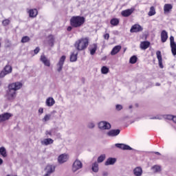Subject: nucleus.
I'll list each match as a JSON object with an SVG mask.
<instances>
[{
  "mask_svg": "<svg viewBox=\"0 0 176 176\" xmlns=\"http://www.w3.org/2000/svg\"><path fill=\"white\" fill-rule=\"evenodd\" d=\"M23 87V83L20 82H12L8 85V90L6 94V98L8 101H13L16 98V91Z\"/></svg>",
  "mask_w": 176,
  "mask_h": 176,
  "instance_id": "1",
  "label": "nucleus"
},
{
  "mask_svg": "<svg viewBox=\"0 0 176 176\" xmlns=\"http://www.w3.org/2000/svg\"><path fill=\"white\" fill-rule=\"evenodd\" d=\"M85 17L80 16H72L70 19V25L74 28H79L85 24Z\"/></svg>",
  "mask_w": 176,
  "mask_h": 176,
  "instance_id": "2",
  "label": "nucleus"
},
{
  "mask_svg": "<svg viewBox=\"0 0 176 176\" xmlns=\"http://www.w3.org/2000/svg\"><path fill=\"white\" fill-rule=\"evenodd\" d=\"M74 46L78 51L85 50L89 46V38H82L76 41Z\"/></svg>",
  "mask_w": 176,
  "mask_h": 176,
  "instance_id": "3",
  "label": "nucleus"
},
{
  "mask_svg": "<svg viewBox=\"0 0 176 176\" xmlns=\"http://www.w3.org/2000/svg\"><path fill=\"white\" fill-rule=\"evenodd\" d=\"M65 58H67L65 56H62L56 64V71L58 72H61V71H63L64 63H65Z\"/></svg>",
  "mask_w": 176,
  "mask_h": 176,
  "instance_id": "4",
  "label": "nucleus"
},
{
  "mask_svg": "<svg viewBox=\"0 0 176 176\" xmlns=\"http://www.w3.org/2000/svg\"><path fill=\"white\" fill-rule=\"evenodd\" d=\"M100 130H111V124L107 121H101L98 124Z\"/></svg>",
  "mask_w": 176,
  "mask_h": 176,
  "instance_id": "5",
  "label": "nucleus"
},
{
  "mask_svg": "<svg viewBox=\"0 0 176 176\" xmlns=\"http://www.w3.org/2000/svg\"><path fill=\"white\" fill-rule=\"evenodd\" d=\"M83 167V164H82V162L79 160H76L72 165V171L73 173H76L78 170H80Z\"/></svg>",
  "mask_w": 176,
  "mask_h": 176,
  "instance_id": "6",
  "label": "nucleus"
},
{
  "mask_svg": "<svg viewBox=\"0 0 176 176\" xmlns=\"http://www.w3.org/2000/svg\"><path fill=\"white\" fill-rule=\"evenodd\" d=\"M13 116V114L10 113H3L0 114V124L5 123V122H8Z\"/></svg>",
  "mask_w": 176,
  "mask_h": 176,
  "instance_id": "7",
  "label": "nucleus"
},
{
  "mask_svg": "<svg viewBox=\"0 0 176 176\" xmlns=\"http://www.w3.org/2000/svg\"><path fill=\"white\" fill-rule=\"evenodd\" d=\"M68 159H69V156L68 155V154L63 153L58 156V163L63 164V163H65V162H67Z\"/></svg>",
  "mask_w": 176,
  "mask_h": 176,
  "instance_id": "8",
  "label": "nucleus"
},
{
  "mask_svg": "<svg viewBox=\"0 0 176 176\" xmlns=\"http://www.w3.org/2000/svg\"><path fill=\"white\" fill-rule=\"evenodd\" d=\"M120 134V129H111L107 133L108 137H118Z\"/></svg>",
  "mask_w": 176,
  "mask_h": 176,
  "instance_id": "9",
  "label": "nucleus"
},
{
  "mask_svg": "<svg viewBox=\"0 0 176 176\" xmlns=\"http://www.w3.org/2000/svg\"><path fill=\"white\" fill-rule=\"evenodd\" d=\"M115 145L116 148H118L119 149H122V151H133V148L130 147V146L125 144L117 143Z\"/></svg>",
  "mask_w": 176,
  "mask_h": 176,
  "instance_id": "10",
  "label": "nucleus"
},
{
  "mask_svg": "<svg viewBox=\"0 0 176 176\" xmlns=\"http://www.w3.org/2000/svg\"><path fill=\"white\" fill-rule=\"evenodd\" d=\"M143 30L144 28L140 24H135L131 27L130 32H141Z\"/></svg>",
  "mask_w": 176,
  "mask_h": 176,
  "instance_id": "11",
  "label": "nucleus"
},
{
  "mask_svg": "<svg viewBox=\"0 0 176 176\" xmlns=\"http://www.w3.org/2000/svg\"><path fill=\"white\" fill-rule=\"evenodd\" d=\"M56 167L53 165H47L45 168L46 174L45 176H50L52 173H54Z\"/></svg>",
  "mask_w": 176,
  "mask_h": 176,
  "instance_id": "12",
  "label": "nucleus"
},
{
  "mask_svg": "<svg viewBox=\"0 0 176 176\" xmlns=\"http://www.w3.org/2000/svg\"><path fill=\"white\" fill-rule=\"evenodd\" d=\"M134 12V8L127 9L122 10L121 12V14L123 17H129V16H131L133 12Z\"/></svg>",
  "mask_w": 176,
  "mask_h": 176,
  "instance_id": "13",
  "label": "nucleus"
},
{
  "mask_svg": "<svg viewBox=\"0 0 176 176\" xmlns=\"http://www.w3.org/2000/svg\"><path fill=\"white\" fill-rule=\"evenodd\" d=\"M40 61L45 65V67H50V60L47 59L45 54H42L40 58Z\"/></svg>",
  "mask_w": 176,
  "mask_h": 176,
  "instance_id": "14",
  "label": "nucleus"
},
{
  "mask_svg": "<svg viewBox=\"0 0 176 176\" xmlns=\"http://www.w3.org/2000/svg\"><path fill=\"white\" fill-rule=\"evenodd\" d=\"M120 50H122V46L116 45L112 49L111 52H110V54L111 56H116V54H118V53H119Z\"/></svg>",
  "mask_w": 176,
  "mask_h": 176,
  "instance_id": "15",
  "label": "nucleus"
},
{
  "mask_svg": "<svg viewBox=\"0 0 176 176\" xmlns=\"http://www.w3.org/2000/svg\"><path fill=\"white\" fill-rule=\"evenodd\" d=\"M157 58L158 60V64L160 67L163 68V59L162 58V52L157 51L156 52Z\"/></svg>",
  "mask_w": 176,
  "mask_h": 176,
  "instance_id": "16",
  "label": "nucleus"
},
{
  "mask_svg": "<svg viewBox=\"0 0 176 176\" xmlns=\"http://www.w3.org/2000/svg\"><path fill=\"white\" fill-rule=\"evenodd\" d=\"M168 38V34L166 32V30H162L161 32V41L162 43H164L167 41V39Z\"/></svg>",
  "mask_w": 176,
  "mask_h": 176,
  "instance_id": "17",
  "label": "nucleus"
},
{
  "mask_svg": "<svg viewBox=\"0 0 176 176\" xmlns=\"http://www.w3.org/2000/svg\"><path fill=\"white\" fill-rule=\"evenodd\" d=\"M53 142H54V140H53L52 138H47L41 141V145H45V146L53 144Z\"/></svg>",
  "mask_w": 176,
  "mask_h": 176,
  "instance_id": "18",
  "label": "nucleus"
},
{
  "mask_svg": "<svg viewBox=\"0 0 176 176\" xmlns=\"http://www.w3.org/2000/svg\"><path fill=\"white\" fill-rule=\"evenodd\" d=\"M54 104H56L54 98H53L52 97H49L48 98H47L45 101V105H47V107H53Z\"/></svg>",
  "mask_w": 176,
  "mask_h": 176,
  "instance_id": "19",
  "label": "nucleus"
},
{
  "mask_svg": "<svg viewBox=\"0 0 176 176\" xmlns=\"http://www.w3.org/2000/svg\"><path fill=\"white\" fill-rule=\"evenodd\" d=\"M89 50L90 52V54L91 56H94V54H96V52H97V44L94 43L91 45Z\"/></svg>",
  "mask_w": 176,
  "mask_h": 176,
  "instance_id": "20",
  "label": "nucleus"
},
{
  "mask_svg": "<svg viewBox=\"0 0 176 176\" xmlns=\"http://www.w3.org/2000/svg\"><path fill=\"white\" fill-rule=\"evenodd\" d=\"M133 174L135 176L142 175V168L138 166L133 169Z\"/></svg>",
  "mask_w": 176,
  "mask_h": 176,
  "instance_id": "21",
  "label": "nucleus"
},
{
  "mask_svg": "<svg viewBox=\"0 0 176 176\" xmlns=\"http://www.w3.org/2000/svg\"><path fill=\"white\" fill-rule=\"evenodd\" d=\"M173 9V5L171 4H165L164 6V12L166 14V13H170Z\"/></svg>",
  "mask_w": 176,
  "mask_h": 176,
  "instance_id": "22",
  "label": "nucleus"
},
{
  "mask_svg": "<svg viewBox=\"0 0 176 176\" xmlns=\"http://www.w3.org/2000/svg\"><path fill=\"white\" fill-rule=\"evenodd\" d=\"M151 43H149L148 41H143L140 43V49H142V50H146V49L149 47Z\"/></svg>",
  "mask_w": 176,
  "mask_h": 176,
  "instance_id": "23",
  "label": "nucleus"
},
{
  "mask_svg": "<svg viewBox=\"0 0 176 176\" xmlns=\"http://www.w3.org/2000/svg\"><path fill=\"white\" fill-rule=\"evenodd\" d=\"M114 163H116V158L109 157L107 160L104 164L105 166H112Z\"/></svg>",
  "mask_w": 176,
  "mask_h": 176,
  "instance_id": "24",
  "label": "nucleus"
},
{
  "mask_svg": "<svg viewBox=\"0 0 176 176\" xmlns=\"http://www.w3.org/2000/svg\"><path fill=\"white\" fill-rule=\"evenodd\" d=\"M78 60V52L77 51H74L73 53H72L70 56V61L72 63H75Z\"/></svg>",
  "mask_w": 176,
  "mask_h": 176,
  "instance_id": "25",
  "label": "nucleus"
},
{
  "mask_svg": "<svg viewBox=\"0 0 176 176\" xmlns=\"http://www.w3.org/2000/svg\"><path fill=\"white\" fill-rule=\"evenodd\" d=\"M30 17H36L38 15V10L31 9L28 11Z\"/></svg>",
  "mask_w": 176,
  "mask_h": 176,
  "instance_id": "26",
  "label": "nucleus"
},
{
  "mask_svg": "<svg viewBox=\"0 0 176 176\" xmlns=\"http://www.w3.org/2000/svg\"><path fill=\"white\" fill-rule=\"evenodd\" d=\"M119 23H120L119 19H117V18H113L110 21V24H111V25H113L114 27H116V25H118Z\"/></svg>",
  "mask_w": 176,
  "mask_h": 176,
  "instance_id": "27",
  "label": "nucleus"
},
{
  "mask_svg": "<svg viewBox=\"0 0 176 176\" xmlns=\"http://www.w3.org/2000/svg\"><path fill=\"white\" fill-rule=\"evenodd\" d=\"M0 155H1L3 157H6L8 156L6 148H5V147L2 146L0 148Z\"/></svg>",
  "mask_w": 176,
  "mask_h": 176,
  "instance_id": "28",
  "label": "nucleus"
},
{
  "mask_svg": "<svg viewBox=\"0 0 176 176\" xmlns=\"http://www.w3.org/2000/svg\"><path fill=\"white\" fill-rule=\"evenodd\" d=\"M155 14H156V10L155 9V7L151 6L150 8V10L148 12V15L150 16H155Z\"/></svg>",
  "mask_w": 176,
  "mask_h": 176,
  "instance_id": "29",
  "label": "nucleus"
},
{
  "mask_svg": "<svg viewBox=\"0 0 176 176\" xmlns=\"http://www.w3.org/2000/svg\"><path fill=\"white\" fill-rule=\"evenodd\" d=\"M3 70L8 74H12V66L7 65L4 67Z\"/></svg>",
  "mask_w": 176,
  "mask_h": 176,
  "instance_id": "30",
  "label": "nucleus"
},
{
  "mask_svg": "<svg viewBox=\"0 0 176 176\" xmlns=\"http://www.w3.org/2000/svg\"><path fill=\"white\" fill-rule=\"evenodd\" d=\"M50 119H52V114H46L42 119V122H43V123H46V122H49Z\"/></svg>",
  "mask_w": 176,
  "mask_h": 176,
  "instance_id": "31",
  "label": "nucleus"
},
{
  "mask_svg": "<svg viewBox=\"0 0 176 176\" xmlns=\"http://www.w3.org/2000/svg\"><path fill=\"white\" fill-rule=\"evenodd\" d=\"M92 170L94 173H98V163L95 162L92 164Z\"/></svg>",
  "mask_w": 176,
  "mask_h": 176,
  "instance_id": "32",
  "label": "nucleus"
},
{
  "mask_svg": "<svg viewBox=\"0 0 176 176\" xmlns=\"http://www.w3.org/2000/svg\"><path fill=\"white\" fill-rule=\"evenodd\" d=\"M109 72V68L107 67L106 66H103L101 68V73L103 74V75H106V74H108Z\"/></svg>",
  "mask_w": 176,
  "mask_h": 176,
  "instance_id": "33",
  "label": "nucleus"
},
{
  "mask_svg": "<svg viewBox=\"0 0 176 176\" xmlns=\"http://www.w3.org/2000/svg\"><path fill=\"white\" fill-rule=\"evenodd\" d=\"M172 54L176 56V44H173L170 45Z\"/></svg>",
  "mask_w": 176,
  "mask_h": 176,
  "instance_id": "34",
  "label": "nucleus"
},
{
  "mask_svg": "<svg viewBox=\"0 0 176 176\" xmlns=\"http://www.w3.org/2000/svg\"><path fill=\"white\" fill-rule=\"evenodd\" d=\"M129 63L131 64H135L137 63V56H133L132 57H131L129 59Z\"/></svg>",
  "mask_w": 176,
  "mask_h": 176,
  "instance_id": "35",
  "label": "nucleus"
},
{
  "mask_svg": "<svg viewBox=\"0 0 176 176\" xmlns=\"http://www.w3.org/2000/svg\"><path fill=\"white\" fill-rule=\"evenodd\" d=\"M105 160V154H102L98 157V163H102Z\"/></svg>",
  "mask_w": 176,
  "mask_h": 176,
  "instance_id": "36",
  "label": "nucleus"
},
{
  "mask_svg": "<svg viewBox=\"0 0 176 176\" xmlns=\"http://www.w3.org/2000/svg\"><path fill=\"white\" fill-rule=\"evenodd\" d=\"M30 37H28V36H25L22 37L21 43H27V42H30Z\"/></svg>",
  "mask_w": 176,
  "mask_h": 176,
  "instance_id": "37",
  "label": "nucleus"
},
{
  "mask_svg": "<svg viewBox=\"0 0 176 176\" xmlns=\"http://www.w3.org/2000/svg\"><path fill=\"white\" fill-rule=\"evenodd\" d=\"M151 169L153 171V173H159V171H160V167L157 165H155L151 168Z\"/></svg>",
  "mask_w": 176,
  "mask_h": 176,
  "instance_id": "38",
  "label": "nucleus"
},
{
  "mask_svg": "<svg viewBox=\"0 0 176 176\" xmlns=\"http://www.w3.org/2000/svg\"><path fill=\"white\" fill-rule=\"evenodd\" d=\"M6 75H9V73H7V72H5V70H3V69L0 72V78H5L6 76Z\"/></svg>",
  "mask_w": 176,
  "mask_h": 176,
  "instance_id": "39",
  "label": "nucleus"
},
{
  "mask_svg": "<svg viewBox=\"0 0 176 176\" xmlns=\"http://www.w3.org/2000/svg\"><path fill=\"white\" fill-rule=\"evenodd\" d=\"M87 127L89 129H94V127H96V124H94V122H90L88 123Z\"/></svg>",
  "mask_w": 176,
  "mask_h": 176,
  "instance_id": "40",
  "label": "nucleus"
},
{
  "mask_svg": "<svg viewBox=\"0 0 176 176\" xmlns=\"http://www.w3.org/2000/svg\"><path fill=\"white\" fill-rule=\"evenodd\" d=\"M2 24L4 27H6V25H9V24H10V21L9 19H5L3 21Z\"/></svg>",
  "mask_w": 176,
  "mask_h": 176,
  "instance_id": "41",
  "label": "nucleus"
},
{
  "mask_svg": "<svg viewBox=\"0 0 176 176\" xmlns=\"http://www.w3.org/2000/svg\"><path fill=\"white\" fill-rule=\"evenodd\" d=\"M48 38L50 39V45H51V46H53V43L54 42V38H53V35H50Z\"/></svg>",
  "mask_w": 176,
  "mask_h": 176,
  "instance_id": "42",
  "label": "nucleus"
},
{
  "mask_svg": "<svg viewBox=\"0 0 176 176\" xmlns=\"http://www.w3.org/2000/svg\"><path fill=\"white\" fill-rule=\"evenodd\" d=\"M174 118H175V116L173 115H167L166 116V119H168V120H173V122H174Z\"/></svg>",
  "mask_w": 176,
  "mask_h": 176,
  "instance_id": "43",
  "label": "nucleus"
},
{
  "mask_svg": "<svg viewBox=\"0 0 176 176\" xmlns=\"http://www.w3.org/2000/svg\"><path fill=\"white\" fill-rule=\"evenodd\" d=\"M175 41H174V36H170V45H175Z\"/></svg>",
  "mask_w": 176,
  "mask_h": 176,
  "instance_id": "44",
  "label": "nucleus"
},
{
  "mask_svg": "<svg viewBox=\"0 0 176 176\" xmlns=\"http://www.w3.org/2000/svg\"><path fill=\"white\" fill-rule=\"evenodd\" d=\"M116 109L117 111H122V109H123V106H122V104H117L116 106Z\"/></svg>",
  "mask_w": 176,
  "mask_h": 176,
  "instance_id": "45",
  "label": "nucleus"
},
{
  "mask_svg": "<svg viewBox=\"0 0 176 176\" xmlns=\"http://www.w3.org/2000/svg\"><path fill=\"white\" fill-rule=\"evenodd\" d=\"M41 49L39 48V47H37L34 50V54H38V53H39Z\"/></svg>",
  "mask_w": 176,
  "mask_h": 176,
  "instance_id": "46",
  "label": "nucleus"
},
{
  "mask_svg": "<svg viewBox=\"0 0 176 176\" xmlns=\"http://www.w3.org/2000/svg\"><path fill=\"white\" fill-rule=\"evenodd\" d=\"M45 135H47V137H52V131H45Z\"/></svg>",
  "mask_w": 176,
  "mask_h": 176,
  "instance_id": "47",
  "label": "nucleus"
},
{
  "mask_svg": "<svg viewBox=\"0 0 176 176\" xmlns=\"http://www.w3.org/2000/svg\"><path fill=\"white\" fill-rule=\"evenodd\" d=\"M104 38L107 40L109 39V34L106 33L105 34H104Z\"/></svg>",
  "mask_w": 176,
  "mask_h": 176,
  "instance_id": "48",
  "label": "nucleus"
},
{
  "mask_svg": "<svg viewBox=\"0 0 176 176\" xmlns=\"http://www.w3.org/2000/svg\"><path fill=\"white\" fill-rule=\"evenodd\" d=\"M38 113H40V115H42V113H43V108L42 107L39 108Z\"/></svg>",
  "mask_w": 176,
  "mask_h": 176,
  "instance_id": "49",
  "label": "nucleus"
},
{
  "mask_svg": "<svg viewBox=\"0 0 176 176\" xmlns=\"http://www.w3.org/2000/svg\"><path fill=\"white\" fill-rule=\"evenodd\" d=\"M150 119H152V120H157V119H160V117H159L158 116H157L152 117V118H151Z\"/></svg>",
  "mask_w": 176,
  "mask_h": 176,
  "instance_id": "50",
  "label": "nucleus"
},
{
  "mask_svg": "<svg viewBox=\"0 0 176 176\" xmlns=\"http://www.w3.org/2000/svg\"><path fill=\"white\" fill-rule=\"evenodd\" d=\"M102 175L103 176H108V172H103Z\"/></svg>",
  "mask_w": 176,
  "mask_h": 176,
  "instance_id": "51",
  "label": "nucleus"
},
{
  "mask_svg": "<svg viewBox=\"0 0 176 176\" xmlns=\"http://www.w3.org/2000/svg\"><path fill=\"white\" fill-rule=\"evenodd\" d=\"M67 31H72V27L69 26V27L67 28Z\"/></svg>",
  "mask_w": 176,
  "mask_h": 176,
  "instance_id": "52",
  "label": "nucleus"
},
{
  "mask_svg": "<svg viewBox=\"0 0 176 176\" xmlns=\"http://www.w3.org/2000/svg\"><path fill=\"white\" fill-rule=\"evenodd\" d=\"M2 163H3V160L1 158H0V166L1 164H2Z\"/></svg>",
  "mask_w": 176,
  "mask_h": 176,
  "instance_id": "53",
  "label": "nucleus"
},
{
  "mask_svg": "<svg viewBox=\"0 0 176 176\" xmlns=\"http://www.w3.org/2000/svg\"><path fill=\"white\" fill-rule=\"evenodd\" d=\"M155 155H160V153H159V152H155Z\"/></svg>",
  "mask_w": 176,
  "mask_h": 176,
  "instance_id": "54",
  "label": "nucleus"
},
{
  "mask_svg": "<svg viewBox=\"0 0 176 176\" xmlns=\"http://www.w3.org/2000/svg\"><path fill=\"white\" fill-rule=\"evenodd\" d=\"M156 86H160V84L156 83Z\"/></svg>",
  "mask_w": 176,
  "mask_h": 176,
  "instance_id": "55",
  "label": "nucleus"
},
{
  "mask_svg": "<svg viewBox=\"0 0 176 176\" xmlns=\"http://www.w3.org/2000/svg\"><path fill=\"white\" fill-rule=\"evenodd\" d=\"M129 108H132V107H131V106H130V107H129Z\"/></svg>",
  "mask_w": 176,
  "mask_h": 176,
  "instance_id": "56",
  "label": "nucleus"
},
{
  "mask_svg": "<svg viewBox=\"0 0 176 176\" xmlns=\"http://www.w3.org/2000/svg\"><path fill=\"white\" fill-rule=\"evenodd\" d=\"M0 47H1V43H0Z\"/></svg>",
  "mask_w": 176,
  "mask_h": 176,
  "instance_id": "57",
  "label": "nucleus"
}]
</instances>
